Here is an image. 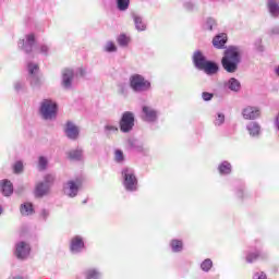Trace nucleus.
Returning <instances> with one entry per match:
<instances>
[{
	"label": "nucleus",
	"mask_w": 279,
	"mask_h": 279,
	"mask_svg": "<svg viewBox=\"0 0 279 279\" xmlns=\"http://www.w3.org/2000/svg\"><path fill=\"white\" fill-rule=\"evenodd\" d=\"M39 117L44 121H56L58 118V102L51 98L43 99L39 104Z\"/></svg>",
	"instance_id": "f03ea898"
},
{
	"label": "nucleus",
	"mask_w": 279,
	"mask_h": 279,
	"mask_svg": "<svg viewBox=\"0 0 279 279\" xmlns=\"http://www.w3.org/2000/svg\"><path fill=\"white\" fill-rule=\"evenodd\" d=\"M235 197H238V199H245V197H247V192L245 191L244 184L235 187Z\"/></svg>",
	"instance_id": "473e14b6"
},
{
	"label": "nucleus",
	"mask_w": 279,
	"mask_h": 279,
	"mask_svg": "<svg viewBox=\"0 0 279 279\" xmlns=\"http://www.w3.org/2000/svg\"><path fill=\"white\" fill-rule=\"evenodd\" d=\"M201 71H204L206 75H217V73H219V65L214 61H208Z\"/></svg>",
	"instance_id": "5701e85b"
},
{
	"label": "nucleus",
	"mask_w": 279,
	"mask_h": 279,
	"mask_svg": "<svg viewBox=\"0 0 279 279\" xmlns=\"http://www.w3.org/2000/svg\"><path fill=\"white\" fill-rule=\"evenodd\" d=\"M117 43L120 47H128L130 45V37L125 34H121L117 37Z\"/></svg>",
	"instance_id": "72a5a7b5"
},
{
	"label": "nucleus",
	"mask_w": 279,
	"mask_h": 279,
	"mask_svg": "<svg viewBox=\"0 0 279 279\" xmlns=\"http://www.w3.org/2000/svg\"><path fill=\"white\" fill-rule=\"evenodd\" d=\"M0 190L2 191L4 197H10V195L14 193V186L9 180L0 181Z\"/></svg>",
	"instance_id": "4be33fe9"
},
{
	"label": "nucleus",
	"mask_w": 279,
	"mask_h": 279,
	"mask_svg": "<svg viewBox=\"0 0 279 279\" xmlns=\"http://www.w3.org/2000/svg\"><path fill=\"white\" fill-rule=\"evenodd\" d=\"M129 147L133 151H136V154H142L143 156H147V154H149V147L145 146V144L138 140H129Z\"/></svg>",
	"instance_id": "4468645a"
},
{
	"label": "nucleus",
	"mask_w": 279,
	"mask_h": 279,
	"mask_svg": "<svg viewBox=\"0 0 279 279\" xmlns=\"http://www.w3.org/2000/svg\"><path fill=\"white\" fill-rule=\"evenodd\" d=\"M14 173H23V161H16L13 166Z\"/></svg>",
	"instance_id": "c03bdc74"
},
{
	"label": "nucleus",
	"mask_w": 279,
	"mask_h": 279,
	"mask_svg": "<svg viewBox=\"0 0 279 279\" xmlns=\"http://www.w3.org/2000/svg\"><path fill=\"white\" fill-rule=\"evenodd\" d=\"M242 117L246 121H255L260 117V109L254 106H246L242 109Z\"/></svg>",
	"instance_id": "ddd939ff"
},
{
	"label": "nucleus",
	"mask_w": 279,
	"mask_h": 279,
	"mask_svg": "<svg viewBox=\"0 0 279 279\" xmlns=\"http://www.w3.org/2000/svg\"><path fill=\"white\" fill-rule=\"evenodd\" d=\"M122 184L129 193H136L138 191V178L136 171L132 168H123L121 171Z\"/></svg>",
	"instance_id": "7ed1b4c3"
},
{
	"label": "nucleus",
	"mask_w": 279,
	"mask_h": 279,
	"mask_svg": "<svg viewBox=\"0 0 279 279\" xmlns=\"http://www.w3.org/2000/svg\"><path fill=\"white\" fill-rule=\"evenodd\" d=\"M268 34H269V36H278V34H279V27H278V26H274L272 28H270V29L268 31Z\"/></svg>",
	"instance_id": "09e8293b"
},
{
	"label": "nucleus",
	"mask_w": 279,
	"mask_h": 279,
	"mask_svg": "<svg viewBox=\"0 0 279 279\" xmlns=\"http://www.w3.org/2000/svg\"><path fill=\"white\" fill-rule=\"evenodd\" d=\"M82 189V179L70 180L63 184V193L68 197H77Z\"/></svg>",
	"instance_id": "1a4fd4ad"
},
{
	"label": "nucleus",
	"mask_w": 279,
	"mask_h": 279,
	"mask_svg": "<svg viewBox=\"0 0 279 279\" xmlns=\"http://www.w3.org/2000/svg\"><path fill=\"white\" fill-rule=\"evenodd\" d=\"M223 123H226V114H223L222 112H218L214 120V125L219 128V126L223 125Z\"/></svg>",
	"instance_id": "e433bc0d"
},
{
	"label": "nucleus",
	"mask_w": 279,
	"mask_h": 279,
	"mask_svg": "<svg viewBox=\"0 0 279 279\" xmlns=\"http://www.w3.org/2000/svg\"><path fill=\"white\" fill-rule=\"evenodd\" d=\"M64 132L65 136L71 141H76L77 136H80V129L71 121L66 122Z\"/></svg>",
	"instance_id": "f3484780"
},
{
	"label": "nucleus",
	"mask_w": 279,
	"mask_h": 279,
	"mask_svg": "<svg viewBox=\"0 0 279 279\" xmlns=\"http://www.w3.org/2000/svg\"><path fill=\"white\" fill-rule=\"evenodd\" d=\"M49 209H41L40 217L44 219V221H47V219H49Z\"/></svg>",
	"instance_id": "de8ad7c7"
},
{
	"label": "nucleus",
	"mask_w": 279,
	"mask_h": 279,
	"mask_svg": "<svg viewBox=\"0 0 279 279\" xmlns=\"http://www.w3.org/2000/svg\"><path fill=\"white\" fill-rule=\"evenodd\" d=\"M104 51L107 53H114V51H117V46L112 41H107L104 47Z\"/></svg>",
	"instance_id": "58836bf2"
},
{
	"label": "nucleus",
	"mask_w": 279,
	"mask_h": 279,
	"mask_svg": "<svg viewBox=\"0 0 279 279\" xmlns=\"http://www.w3.org/2000/svg\"><path fill=\"white\" fill-rule=\"evenodd\" d=\"M183 8L186 12H195V3H193V1L184 2Z\"/></svg>",
	"instance_id": "37998d69"
},
{
	"label": "nucleus",
	"mask_w": 279,
	"mask_h": 279,
	"mask_svg": "<svg viewBox=\"0 0 279 279\" xmlns=\"http://www.w3.org/2000/svg\"><path fill=\"white\" fill-rule=\"evenodd\" d=\"M218 171L220 175H230L232 173V165L229 161H222L218 166Z\"/></svg>",
	"instance_id": "bb28decb"
},
{
	"label": "nucleus",
	"mask_w": 279,
	"mask_h": 279,
	"mask_svg": "<svg viewBox=\"0 0 279 279\" xmlns=\"http://www.w3.org/2000/svg\"><path fill=\"white\" fill-rule=\"evenodd\" d=\"M47 165H49V161L47 160V158L44 156H40L38 159L39 171H45V169H47Z\"/></svg>",
	"instance_id": "ea45409f"
},
{
	"label": "nucleus",
	"mask_w": 279,
	"mask_h": 279,
	"mask_svg": "<svg viewBox=\"0 0 279 279\" xmlns=\"http://www.w3.org/2000/svg\"><path fill=\"white\" fill-rule=\"evenodd\" d=\"M133 21H134L135 29H137V32H145L147 29V24L143 20V16L134 14Z\"/></svg>",
	"instance_id": "a878e982"
},
{
	"label": "nucleus",
	"mask_w": 279,
	"mask_h": 279,
	"mask_svg": "<svg viewBox=\"0 0 279 279\" xmlns=\"http://www.w3.org/2000/svg\"><path fill=\"white\" fill-rule=\"evenodd\" d=\"M75 73L73 70H64L62 73V86L63 88L70 89L73 86V77Z\"/></svg>",
	"instance_id": "6ab92c4d"
},
{
	"label": "nucleus",
	"mask_w": 279,
	"mask_h": 279,
	"mask_svg": "<svg viewBox=\"0 0 279 279\" xmlns=\"http://www.w3.org/2000/svg\"><path fill=\"white\" fill-rule=\"evenodd\" d=\"M213 97H215V94H213V93H208V92H203L202 93L203 101H211Z\"/></svg>",
	"instance_id": "a18cd8bd"
},
{
	"label": "nucleus",
	"mask_w": 279,
	"mask_h": 279,
	"mask_svg": "<svg viewBox=\"0 0 279 279\" xmlns=\"http://www.w3.org/2000/svg\"><path fill=\"white\" fill-rule=\"evenodd\" d=\"M3 214V207H1V205H0V215H2Z\"/></svg>",
	"instance_id": "603ef678"
},
{
	"label": "nucleus",
	"mask_w": 279,
	"mask_h": 279,
	"mask_svg": "<svg viewBox=\"0 0 279 279\" xmlns=\"http://www.w3.org/2000/svg\"><path fill=\"white\" fill-rule=\"evenodd\" d=\"M106 136H112V134H119V126L112 123H107L104 128Z\"/></svg>",
	"instance_id": "c756f323"
},
{
	"label": "nucleus",
	"mask_w": 279,
	"mask_h": 279,
	"mask_svg": "<svg viewBox=\"0 0 279 279\" xmlns=\"http://www.w3.org/2000/svg\"><path fill=\"white\" fill-rule=\"evenodd\" d=\"M226 43H228V34L226 33H220L213 39V46L215 49H223L226 47Z\"/></svg>",
	"instance_id": "aec40b11"
},
{
	"label": "nucleus",
	"mask_w": 279,
	"mask_h": 279,
	"mask_svg": "<svg viewBox=\"0 0 279 279\" xmlns=\"http://www.w3.org/2000/svg\"><path fill=\"white\" fill-rule=\"evenodd\" d=\"M32 254V245L25 241H20L15 243L14 256L17 260H27Z\"/></svg>",
	"instance_id": "0eeeda50"
},
{
	"label": "nucleus",
	"mask_w": 279,
	"mask_h": 279,
	"mask_svg": "<svg viewBox=\"0 0 279 279\" xmlns=\"http://www.w3.org/2000/svg\"><path fill=\"white\" fill-rule=\"evenodd\" d=\"M267 8L269 14H271L275 19L279 17V0H268Z\"/></svg>",
	"instance_id": "393cba45"
},
{
	"label": "nucleus",
	"mask_w": 279,
	"mask_h": 279,
	"mask_svg": "<svg viewBox=\"0 0 279 279\" xmlns=\"http://www.w3.org/2000/svg\"><path fill=\"white\" fill-rule=\"evenodd\" d=\"M253 279H267V274L264 271H257L253 275Z\"/></svg>",
	"instance_id": "49530a36"
},
{
	"label": "nucleus",
	"mask_w": 279,
	"mask_h": 279,
	"mask_svg": "<svg viewBox=\"0 0 279 279\" xmlns=\"http://www.w3.org/2000/svg\"><path fill=\"white\" fill-rule=\"evenodd\" d=\"M25 88H26V85H25L24 81H16L14 83V90L16 93H23L25 90Z\"/></svg>",
	"instance_id": "a19ab883"
},
{
	"label": "nucleus",
	"mask_w": 279,
	"mask_h": 279,
	"mask_svg": "<svg viewBox=\"0 0 279 279\" xmlns=\"http://www.w3.org/2000/svg\"><path fill=\"white\" fill-rule=\"evenodd\" d=\"M83 157H84V150H82V148H76L69 151V158L71 160H82Z\"/></svg>",
	"instance_id": "7c9ffc66"
},
{
	"label": "nucleus",
	"mask_w": 279,
	"mask_h": 279,
	"mask_svg": "<svg viewBox=\"0 0 279 279\" xmlns=\"http://www.w3.org/2000/svg\"><path fill=\"white\" fill-rule=\"evenodd\" d=\"M119 12H126L130 9V0H114Z\"/></svg>",
	"instance_id": "2f4dec72"
},
{
	"label": "nucleus",
	"mask_w": 279,
	"mask_h": 279,
	"mask_svg": "<svg viewBox=\"0 0 279 279\" xmlns=\"http://www.w3.org/2000/svg\"><path fill=\"white\" fill-rule=\"evenodd\" d=\"M135 121H136V118L134 117V112H131V111L123 112L119 121V128L122 134H130V132L134 130Z\"/></svg>",
	"instance_id": "423d86ee"
},
{
	"label": "nucleus",
	"mask_w": 279,
	"mask_h": 279,
	"mask_svg": "<svg viewBox=\"0 0 279 279\" xmlns=\"http://www.w3.org/2000/svg\"><path fill=\"white\" fill-rule=\"evenodd\" d=\"M86 250L84 238L82 235H74L70 241L71 254H82Z\"/></svg>",
	"instance_id": "f8f14e48"
},
{
	"label": "nucleus",
	"mask_w": 279,
	"mask_h": 279,
	"mask_svg": "<svg viewBox=\"0 0 279 279\" xmlns=\"http://www.w3.org/2000/svg\"><path fill=\"white\" fill-rule=\"evenodd\" d=\"M34 53H41L43 56H49V46L41 44L34 50Z\"/></svg>",
	"instance_id": "4c0bfd02"
},
{
	"label": "nucleus",
	"mask_w": 279,
	"mask_h": 279,
	"mask_svg": "<svg viewBox=\"0 0 279 279\" xmlns=\"http://www.w3.org/2000/svg\"><path fill=\"white\" fill-rule=\"evenodd\" d=\"M192 62L195 69H198V71H202V69L207 64L208 60L206 59V56H204V53L201 50H196L192 56Z\"/></svg>",
	"instance_id": "2eb2a0df"
},
{
	"label": "nucleus",
	"mask_w": 279,
	"mask_h": 279,
	"mask_svg": "<svg viewBox=\"0 0 279 279\" xmlns=\"http://www.w3.org/2000/svg\"><path fill=\"white\" fill-rule=\"evenodd\" d=\"M36 45V36L34 33H29L25 35V38L20 39L17 43L19 49L24 51V53L29 54L34 51V46Z\"/></svg>",
	"instance_id": "6e6552de"
},
{
	"label": "nucleus",
	"mask_w": 279,
	"mask_h": 279,
	"mask_svg": "<svg viewBox=\"0 0 279 279\" xmlns=\"http://www.w3.org/2000/svg\"><path fill=\"white\" fill-rule=\"evenodd\" d=\"M242 58L243 48H241V46L227 47L221 59L222 69H225L227 73H236Z\"/></svg>",
	"instance_id": "f257e3e1"
},
{
	"label": "nucleus",
	"mask_w": 279,
	"mask_h": 279,
	"mask_svg": "<svg viewBox=\"0 0 279 279\" xmlns=\"http://www.w3.org/2000/svg\"><path fill=\"white\" fill-rule=\"evenodd\" d=\"M76 74L80 75L81 77H84V75H86V69L78 68L76 71Z\"/></svg>",
	"instance_id": "8fccbe9b"
},
{
	"label": "nucleus",
	"mask_w": 279,
	"mask_h": 279,
	"mask_svg": "<svg viewBox=\"0 0 279 279\" xmlns=\"http://www.w3.org/2000/svg\"><path fill=\"white\" fill-rule=\"evenodd\" d=\"M83 279H101L104 274L97 267H88L82 271Z\"/></svg>",
	"instance_id": "dca6fc26"
},
{
	"label": "nucleus",
	"mask_w": 279,
	"mask_h": 279,
	"mask_svg": "<svg viewBox=\"0 0 279 279\" xmlns=\"http://www.w3.org/2000/svg\"><path fill=\"white\" fill-rule=\"evenodd\" d=\"M20 211L23 217H29V215H34V205L32 203H24L21 205Z\"/></svg>",
	"instance_id": "c85d7f7f"
},
{
	"label": "nucleus",
	"mask_w": 279,
	"mask_h": 279,
	"mask_svg": "<svg viewBox=\"0 0 279 279\" xmlns=\"http://www.w3.org/2000/svg\"><path fill=\"white\" fill-rule=\"evenodd\" d=\"M27 71L31 86L33 88H40V86H43V82L40 81V77H38V64L29 62L27 64Z\"/></svg>",
	"instance_id": "9d476101"
},
{
	"label": "nucleus",
	"mask_w": 279,
	"mask_h": 279,
	"mask_svg": "<svg viewBox=\"0 0 279 279\" xmlns=\"http://www.w3.org/2000/svg\"><path fill=\"white\" fill-rule=\"evenodd\" d=\"M158 110L149 105L142 107V120L146 123H156L158 121Z\"/></svg>",
	"instance_id": "9b49d317"
},
{
	"label": "nucleus",
	"mask_w": 279,
	"mask_h": 279,
	"mask_svg": "<svg viewBox=\"0 0 279 279\" xmlns=\"http://www.w3.org/2000/svg\"><path fill=\"white\" fill-rule=\"evenodd\" d=\"M215 27H217V21H215V19L213 17L207 19L204 24V29H206L207 32H213Z\"/></svg>",
	"instance_id": "f704fd0d"
},
{
	"label": "nucleus",
	"mask_w": 279,
	"mask_h": 279,
	"mask_svg": "<svg viewBox=\"0 0 279 279\" xmlns=\"http://www.w3.org/2000/svg\"><path fill=\"white\" fill-rule=\"evenodd\" d=\"M129 84L133 93H149L151 90V82L142 74H132L129 77Z\"/></svg>",
	"instance_id": "20e7f679"
},
{
	"label": "nucleus",
	"mask_w": 279,
	"mask_h": 279,
	"mask_svg": "<svg viewBox=\"0 0 279 279\" xmlns=\"http://www.w3.org/2000/svg\"><path fill=\"white\" fill-rule=\"evenodd\" d=\"M114 160H116V162H123V160H125V157L123 155V150L117 149L114 151Z\"/></svg>",
	"instance_id": "79ce46f5"
},
{
	"label": "nucleus",
	"mask_w": 279,
	"mask_h": 279,
	"mask_svg": "<svg viewBox=\"0 0 279 279\" xmlns=\"http://www.w3.org/2000/svg\"><path fill=\"white\" fill-rule=\"evenodd\" d=\"M246 131L252 138H258L260 136V124L252 121L246 124Z\"/></svg>",
	"instance_id": "412c9836"
},
{
	"label": "nucleus",
	"mask_w": 279,
	"mask_h": 279,
	"mask_svg": "<svg viewBox=\"0 0 279 279\" xmlns=\"http://www.w3.org/2000/svg\"><path fill=\"white\" fill-rule=\"evenodd\" d=\"M275 74H276L277 77H279V65H277V66L275 68Z\"/></svg>",
	"instance_id": "3c124183"
},
{
	"label": "nucleus",
	"mask_w": 279,
	"mask_h": 279,
	"mask_svg": "<svg viewBox=\"0 0 279 279\" xmlns=\"http://www.w3.org/2000/svg\"><path fill=\"white\" fill-rule=\"evenodd\" d=\"M54 181L56 175L46 174L44 181L38 182L35 186V197H45V195H49V191H51V185Z\"/></svg>",
	"instance_id": "39448f33"
},
{
	"label": "nucleus",
	"mask_w": 279,
	"mask_h": 279,
	"mask_svg": "<svg viewBox=\"0 0 279 279\" xmlns=\"http://www.w3.org/2000/svg\"><path fill=\"white\" fill-rule=\"evenodd\" d=\"M201 269H202V271H205L206 274H208V271H210V269H213V259L207 258V259L203 260L201 263Z\"/></svg>",
	"instance_id": "c9c22d12"
},
{
	"label": "nucleus",
	"mask_w": 279,
	"mask_h": 279,
	"mask_svg": "<svg viewBox=\"0 0 279 279\" xmlns=\"http://www.w3.org/2000/svg\"><path fill=\"white\" fill-rule=\"evenodd\" d=\"M170 247L174 254H179L184 250V242H182V240L173 239L170 241Z\"/></svg>",
	"instance_id": "cd10ccee"
},
{
	"label": "nucleus",
	"mask_w": 279,
	"mask_h": 279,
	"mask_svg": "<svg viewBox=\"0 0 279 279\" xmlns=\"http://www.w3.org/2000/svg\"><path fill=\"white\" fill-rule=\"evenodd\" d=\"M264 258H267V253H264L263 251H254V252H247L245 256L246 263H256V260H264Z\"/></svg>",
	"instance_id": "a211bd4d"
},
{
	"label": "nucleus",
	"mask_w": 279,
	"mask_h": 279,
	"mask_svg": "<svg viewBox=\"0 0 279 279\" xmlns=\"http://www.w3.org/2000/svg\"><path fill=\"white\" fill-rule=\"evenodd\" d=\"M225 88H228L233 93H239V90H241V82L234 77H231L225 83Z\"/></svg>",
	"instance_id": "b1692460"
}]
</instances>
